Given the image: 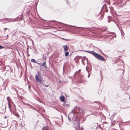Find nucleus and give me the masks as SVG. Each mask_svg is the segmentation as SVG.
Returning a JSON list of instances; mask_svg holds the SVG:
<instances>
[{"label":"nucleus","mask_w":130,"mask_h":130,"mask_svg":"<svg viewBox=\"0 0 130 130\" xmlns=\"http://www.w3.org/2000/svg\"><path fill=\"white\" fill-rule=\"evenodd\" d=\"M46 64V61H44L43 62L41 65H40V66H44Z\"/></svg>","instance_id":"4468645a"},{"label":"nucleus","mask_w":130,"mask_h":130,"mask_svg":"<svg viewBox=\"0 0 130 130\" xmlns=\"http://www.w3.org/2000/svg\"><path fill=\"white\" fill-rule=\"evenodd\" d=\"M44 90H46V89L44 88Z\"/></svg>","instance_id":"09e8293b"},{"label":"nucleus","mask_w":130,"mask_h":130,"mask_svg":"<svg viewBox=\"0 0 130 130\" xmlns=\"http://www.w3.org/2000/svg\"><path fill=\"white\" fill-rule=\"evenodd\" d=\"M50 88V87L49 88Z\"/></svg>","instance_id":"5fc2aeb1"},{"label":"nucleus","mask_w":130,"mask_h":130,"mask_svg":"<svg viewBox=\"0 0 130 130\" xmlns=\"http://www.w3.org/2000/svg\"><path fill=\"white\" fill-rule=\"evenodd\" d=\"M64 66L63 67V69H64Z\"/></svg>","instance_id":"864d4df0"},{"label":"nucleus","mask_w":130,"mask_h":130,"mask_svg":"<svg viewBox=\"0 0 130 130\" xmlns=\"http://www.w3.org/2000/svg\"><path fill=\"white\" fill-rule=\"evenodd\" d=\"M36 81L38 83H40L41 84V85H42V86H45L46 87H48L49 86V85H45L44 84L43 82L41 80V79H40Z\"/></svg>","instance_id":"423d86ee"},{"label":"nucleus","mask_w":130,"mask_h":130,"mask_svg":"<svg viewBox=\"0 0 130 130\" xmlns=\"http://www.w3.org/2000/svg\"><path fill=\"white\" fill-rule=\"evenodd\" d=\"M34 108H35V107H34V108H33V109H34Z\"/></svg>","instance_id":"8fccbe9b"},{"label":"nucleus","mask_w":130,"mask_h":130,"mask_svg":"<svg viewBox=\"0 0 130 130\" xmlns=\"http://www.w3.org/2000/svg\"><path fill=\"white\" fill-rule=\"evenodd\" d=\"M3 69L4 70H5V67H3Z\"/></svg>","instance_id":"2f4dec72"},{"label":"nucleus","mask_w":130,"mask_h":130,"mask_svg":"<svg viewBox=\"0 0 130 130\" xmlns=\"http://www.w3.org/2000/svg\"><path fill=\"white\" fill-rule=\"evenodd\" d=\"M75 110L74 109H73L71 112L69 113L68 116V118L69 121L70 122L71 121V118H72V120L73 121V123L76 126V127L78 128L79 127V119L77 117L75 116L76 114L74 113Z\"/></svg>","instance_id":"f257e3e1"},{"label":"nucleus","mask_w":130,"mask_h":130,"mask_svg":"<svg viewBox=\"0 0 130 130\" xmlns=\"http://www.w3.org/2000/svg\"><path fill=\"white\" fill-rule=\"evenodd\" d=\"M67 4L68 5H69L70 4V3L68 2V0H67Z\"/></svg>","instance_id":"c756f323"},{"label":"nucleus","mask_w":130,"mask_h":130,"mask_svg":"<svg viewBox=\"0 0 130 130\" xmlns=\"http://www.w3.org/2000/svg\"><path fill=\"white\" fill-rule=\"evenodd\" d=\"M121 61H122V62L123 63V61L122 60H121Z\"/></svg>","instance_id":"37998d69"},{"label":"nucleus","mask_w":130,"mask_h":130,"mask_svg":"<svg viewBox=\"0 0 130 130\" xmlns=\"http://www.w3.org/2000/svg\"><path fill=\"white\" fill-rule=\"evenodd\" d=\"M61 39H63V40H64V39H65V38H61Z\"/></svg>","instance_id":"e433bc0d"},{"label":"nucleus","mask_w":130,"mask_h":130,"mask_svg":"<svg viewBox=\"0 0 130 130\" xmlns=\"http://www.w3.org/2000/svg\"><path fill=\"white\" fill-rule=\"evenodd\" d=\"M87 67H88V66H87L86 67V71L88 72V77L89 78V76H90V74L89 73V71L87 69Z\"/></svg>","instance_id":"a211bd4d"},{"label":"nucleus","mask_w":130,"mask_h":130,"mask_svg":"<svg viewBox=\"0 0 130 130\" xmlns=\"http://www.w3.org/2000/svg\"><path fill=\"white\" fill-rule=\"evenodd\" d=\"M78 82L79 83H82L83 82V81L81 80H79Z\"/></svg>","instance_id":"393cba45"},{"label":"nucleus","mask_w":130,"mask_h":130,"mask_svg":"<svg viewBox=\"0 0 130 130\" xmlns=\"http://www.w3.org/2000/svg\"><path fill=\"white\" fill-rule=\"evenodd\" d=\"M64 40L67 41H68L70 40V39H65Z\"/></svg>","instance_id":"cd10ccee"},{"label":"nucleus","mask_w":130,"mask_h":130,"mask_svg":"<svg viewBox=\"0 0 130 130\" xmlns=\"http://www.w3.org/2000/svg\"><path fill=\"white\" fill-rule=\"evenodd\" d=\"M121 70H123V72H122V73L123 74V72H124V71H124V70H123V69H121Z\"/></svg>","instance_id":"c03bdc74"},{"label":"nucleus","mask_w":130,"mask_h":130,"mask_svg":"<svg viewBox=\"0 0 130 130\" xmlns=\"http://www.w3.org/2000/svg\"><path fill=\"white\" fill-rule=\"evenodd\" d=\"M78 62V60H77V61H76V63H77Z\"/></svg>","instance_id":"473e14b6"},{"label":"nucleus","mask_w":130,"mask_h":130,"mask_svg":"<svg viewBox=\"0 0 130 130\" xmlns=\"http://www.w3.org/2000/svg\"><path fill=\"white\" fill-rule=\"evenodd\" d=\"M121 86V88H124V87H122V85Z\"/></svg>","instance_id":"58836bf2"},{"label":"nucleus","mask_w":130,"mask_h":130,"mask_svg":"<svg viewBox=\"0 0 130 130\" xmlns=\"http://www.w3.org/2000/svg\"><path fill=\"white\" fill-rule=\"evenodd\" d=\"M103 16H102V18L101 19V20L103 19Z\"/></svg>","instance_id":"de8ad7c7"},{"label":"nucleus","mask_w":130,"mask_h":130,"mask_svg":"<svg viewBox=\"0 0 130 130\" xmlns=\"http://www.w3.org/2000/svg\"><path fill=\"white\" fill-rule=\"evenodd\" d=\"M69 52L68 51H67L65 53V55L66 56H67L69 55Z\"/></svg>","instance_id":"dca6fc26"},{"label":"nucleus","mask_w":130,"mask_h":130,"mask_svg":"<svg viewBox=\"0 0 130 130\" xmlns=\"http://www.w3.org/2000/svg\"><path fill=\"white\" fill-rule=\"evenodd\" d=\"M3 20H5L6 21L9 22H13L14 21H15V19H13V18H5L4 19H3Z\"/></svg>","instance_id":"39448f33"},{"label":"nucleus","mask_w":130,"mask_h":130,"mask_svg":"<svg viewBox=\"0 0 130 130\" xmlns=\"http://www.w3.org/2000/svg\"><path fill=\"white\" fill-rule=\"evenodd\" d=\"M18 19H19V21H21L22 20V18L21 16H20L18 17Z\"/></svg>","instance_id":"aec40b11"},{"label":"nucleus","mask_w":130,"mask_h":130,"mask_svg":"<svg viewBox=\"0 0 130 130\" xmlns=\"http://www.w3.org/2000/svg\"><path fill=\"white\" fill-rule=\"evenodd\" d=\"M79 50L80 51H84V52H86L88 53H90V54H92L93 56H94L95 53V52H94L93 51H87V50L84 51V50Z\"/></svg>","instance_id":"0eeeda50"},{"label":"nucleus","mask_w":130,"mask_h":130,"mask_svg":"<svg viewBox=\"0 0 130 130\" xmlns=\"http://www.w3.org/2000/svg\"><path fill=\"white\" fill-rule=\"evenodd\" d=\"M89 27L86 28H89Z\"/></svg>","instance_id":"603ef678"},{"label":"nucleus","mask_w":130,"mask_h":130,"mask_svg":"<svg viewBox=\"0 0 130 130\" xmlns=\"http://www.w3.org/2000/svg\"><path fill=\"white\" fill-rule=\"evenodd\" d=\"M0 20V21H1V20Z\"/></svg>","instance_id":"4d7b16f0"},{"label":"nucleus","mask_w":130,"mask_h":130,"mask_svg":"<svg viewBox=\"0 0 130 130\" xmlns=\"http://www.w3.org/2000/svg\"><path fill=\"white\" fill-rule=\"evenodd\" d=\"M21 126L22 127L24 126H25V124L24 122H23L22 123H21Z\"/></svg>","instance_id":"412c9836"},{"label":"nucleus","mask_w":130,"mask_h":130,"mask_svg":"<svg viewBox=\"0 0 130 130\" xmlns=\"http://www.w3.org/2000/svg\"><path fill=\"white\" fill-rule=\"evenodd\" d=\"M83 58H84V60H86V58H86V56H84V57H83Z\"/></svg>","instance_id":"c85d7f7f"},{"label":"nucleus","mask_w":130,"mask_h":130,"mask_svg":"<svg viewBox=\"0 0 130 130\" xmlns=\"http://www.w3.org/2000/svg\"><path fill=\"white\" fill-rule=\"evenodd\" d=\"M75 110L74 113H75V116L77 118H78L79 119L78 117L80 115H83L84 113V110L83 109H81L79 107H75L74 109Z\"/></svg>","instance_id":"f03ea898"},{"label":"nucleus","mask_w":130,"mask_h":130,"mask_svg":"<svg viewBox=\"0 0 130 130\" xmlns=\"http://www.w3.org/2000/svg\"><path fill=\"white\" fill-rule=\"evenodd\" d=\"M104 1L107 2L108 1V0H104Z\"/></svg>","instance_id":"a19ab883"},{"label":"nucleus","mask_w":130,"mask_h":130,"mask_svg":"<svg viewBox=\"0 0 130 130\" xmlns=\"http://www.w3.org/2000/svg\"><path fill=\"white\" fill-rule=\"evenodd\" d=\"M81 69H79L77 72H76L74 74V75H75L78 74V73H79L81 71Z\"/></svg>","instance_id":"f8f14e48"},{"label":"nucleus","mask_w":130,"mask_h":130,"mask_svg":"<svg viewBox=\"0 0 130 130\" xmlns=\"http://www.w3.org/2000/svg\"><path fill=\"white\" fill-rule=\"evenodd\" d=\"M123 5H120V6L121 7H122V6Z\"/></svg>","instance_id":"79ce46f5"},{"label":"nucleus","mask_w":130,"mask_h":130,"mask_svg":"<svg viewBox=\"0 0 130 130\" xmlns=\"http://www.w3.org/2000/svg\"><path fill=\"white\" fill-rule=\"evenodd\" d=\"M60 100L61 102H64L65 100V97L64 96H62L60 97Z\"/></svg>","instance_id":"1a4fd4ad"},{"label":"nucleus","mask_w":130,"mask_h":130,"mask_svg":"<svg viewBox=\"0 0 130 130\" xmlns=\"http://www.w3.org/2000/svg\"><path fill=\"white\" fill-rule=\"evenodd\" d=\"M27 105H28V106H30V107H31V105H30L29 104H27Z\"/></svg>","instance_id":"7c9ffc66"},{"label":"nucleus","mask_w":130,"mask_h":130,"mask_svg":"<svg viewBox=\"0 0 130 130\" xmlns=\"http://www.w3.org/2000/svg\"><path fill=\"white\" fill-rule=\"evenodd\" d=\"M31 62L33 63H37V62L36 61V60L34 59H31Z\"/></svg>","instance_id":"ddd939ff"},{"label":"nucleus","mask_w":130,"mask_h":130,"mask_svg":"<svg viewBox=\"0 0 130 130\" xmlns=\"http://www.w3.org/2000/svg\"><path fill=\"white\" fill-rule=\"evenodd\" d=\"M44 67H45V68L46 70V71H47V69L48 68L47 66H46V65H45L44 66Z\"/></svg>","instance_id":"a878e982"},{"label":"nucleus","mask_w":130,"mask_h":130,"mask_svg":"<svg viewBox=\"0 0 130 130\" xmlns=\"http://www.w3.org/2000/svg\"><path fill=\"white\" fill-rule=\"evenodd\" d=\"M28 50V49H27V51Z\"/></svg>","instance_id":"6e6d98bb"},{"label":"nucleus","mask_w":130,"mask_h":130,"mask_svg":"<svg viewBox=\"0 0 130 130\" xmlns=\"http://www.w3.org/2000/svg\"><path fill=\"white\" fill-rule=\"evenodd\" d=\"M7 29V28H4V30H5L6 29Z\"/></svg>","instance_id":"f704fd0d"},{"label":"nucleus","mask_w":130,"mask_h":130,"mask_svg":"<svg viewBox=\"0 0 130 130\" xmlns=\"http://www.w3.org/2000/svg\"><path fill=\"white\" fill-rule=\"evenodd\" d=\"M86 61H87V64H89H89H88V58H86Z\"/></svg>","instance_id":"bb28decb"},{"label":"nucleus","mask_w":130,"mask_h":130,"mask_svg":"<svg viewBox=\"0 0 130 130\" xmlns=\"http://www.w3.org/2000/svg\"><path fill=\"white\" fill-rule=\"evenodd\" d=\"M37 73V74L36 75L35 77V78L36 80L40 79L41 77L40 71H38Z\"/></svg>","instance_id":"20e7f679"},{"label":"nucleus","mask_w":130,"mask_h":130,"mask_svg":"<svg viewBox=\"0 0 130 130\" xmlns=\"http://www.w3.org/2000/svg\"><path fill=\"white\" fill-rule=\"evenodd\" d=\"M80 28V27H78V28Z\"/></svg>","instance_id":"3c124183"},{"label":"nucleus","mask_w":130,"mask_h":130,"mask_svg":"<svg viewBox=\"0 0 130 130\" xmlns=\"http://www.w3.org/2000/svg\"><path fill=\"white\" fill-rule=\"evenodd\" d=\"M94 56L98 60L102 61H105V59L100 54L95 53Z\"/></svg>","instance_id":"7ed1b4c3"},{"label":"nucleus","mask_w":130,"mask_h":130,"mask_svg":"<svg viewBox=\"0 0 130 130\" xmlns=\"http://www.w3.org/2000/svg\"><path fill=\"white\" fill-rule=\"evenodd\" d=\"M83 57L82 56H77L76 57L74 58V60L75 61L76 60H78L80 58H82Z\"/></svg>","instance_id":"6e6552de"},{"label":"nucleus","mask_w":130,"mask_h":130,"mask_svg":"<svg viewBox=\"0 0 130 130\" xmlns=\"http://www.w3.org/2000/svg\"><path fill=\"white\" fill-rule=\"evenodd\" d=\"M4 48V47L3 46L0 45V49H1L3 48Z\"/></svg>","instance_id":"b1692460"},{"label":"nucleus","mask_w":130,"mask_h":130,"mask_svg":"<svg viewBox=\"0 0 130 130\" xmlns=\"http://www.w3.org/2000/svg\"><path fill=\"white\" fill-rule=\"evenodd\" d=\"M84 61H82V63L83 64H84Z\"/></svg>","instance_id":"4c0bfd02"},{"label":"nucleus","mask_w":130,"mask_h":130,"mask_svg":"<svg viewBox=\"0 0 130 130\" xmlns=\"http://www.w3.org/2000/svg\"><path fill=\"white\" fill-rule=\"evenodd\" d=\"M64 106H66L67 107H69L70 106V105L69 104H65V105H64Z\"/></svg>","instance_id":"5701e85b"},{"label":"nucleus","mask_w":130,"mask_h":130,"mask_svg":"<svg viewBox=\"0 0 130 130\" xmlns=\"http://www.w3.org/2000/svg\"><path fill=\"white\" fill-rule=\"evenodd\" d=\"M42 130H48L46 127H44L42 128Z\"/></svg>","instance_id":"4be33fe9"},{"label":"nucleus","mask_w":130,"mask_h":130,"mask_svg":"<svg viewBox=\"0 0 130 130\" xmlns=\"http://www.w3.org/2000/svg\"><path fill=\"white\" fill-rule=\"evenodd\" d=\"M13 90L14 91V94H15V93L17 94H18V91L15 88H14V89H13Z\"/></svg>","instance_id":"2eb2a0df"},{"label":"nucleus","mask_w":130,"mask_h":130,"mask_svg":"<svg viewBox=\"0 0 130 130\" xmlns=\"http://www.w3.org/2000/svg\"><path fill=\"white\" fill-rule=\"evenodd\" d=\"M38 2L37 3H36V5H37V4H38Z\"/></svg>","instance_id":"49530a36"},{"label":"nucleus","mask_w":130,"mask_h":130,"mask_svg":"<svg viewBox=\"0 0 130 130\" xmlns=\"http://www.w3.org/2000/svg\"><path fill=\"white\" fill-rule=\"evenodd\" d=\"M34 50L35 51H37V50L36 48L34 49Z\"/></svg>","instance_id":"c9c22d12"},{"label":"nucleus","mask_w":130,"mask_h":130,"mask_svg":"<svg viewBox=\"0 0 130 130\" xmlns=\"http://www.w3.org/2000/svg\"><path fill=\"white\" fill-rule=\"evenodd\" d=\"M27 56L28 57H29L30 56V55L28 54H27Z\"/></svg>","instance_id":"ea45409f"},{"label":"nucleus","mask_w":130,"mask_h":130,"mask_svg":"<svg viewBox=\"0 0 130 130\" xmlns=\"http://www.w3.org/2000/svg\"><path fill=\"white\" fill-rule=\"evenodd\" d=\"M8 107H9V109H10V108H11V105H10V103L9 102V101H8Z\"/></svg>","instance_id":"6ab92c4d"},{"label":"nucleus","mask_w":130,"mask_h":130,"mask_svg":"<svg viewBox=\"0 0 130 130\" xmlns=\"http://www.w3.org/2000/svg\"><path fill=\"white\" fill-rule=\"evenodd\" d=\"M65 28H66V29H71V27H73L72 26H71L70 25H68V26H67V25H65Z\"/></svg>","instance_id":"9b49d317"},{"label":"nucleus","mask_w":130,"mask_h":130,"mask_svg":"<svg viewBox=\"0 0 130 130\" xmlns=\"http://www.w3.org/2000/svg\"><path fill=\"white\" fill-rule=\"evenodd\" d=\"M111 17L110 16H109L108 17V18L109 20L108 21V22L109 23L111 21V20H110V19H111Z\"/></svg>","instance_id":"f3484780"},{"label":"nucleus","mask_w":130,"mask_h":130,"mask_svg":"<svg viewBox=\"0 0 130 130\" xmlns=\"http://www.w3.org/2000/svg\"><path fill=\"white\" fill-rule=\"evenodd\" d=\"M37 64H38L40 65H41L40 63H37Z\"/></svg>","instance_id":"72a5a7b5"},{"label":"nucleus","mask_w":130,"mask_h":130,"mask_svg":"<svg viewBox=\"0 0 130 130\" xmlns=\"http://www.w3.org/2000/svg\"><path fill=\"white\" fill-rule=\"evenodd\" d=\"M64 48V50L65 51H67L68 50V46L67 45H65L63 46Z\"/></svg>","instance_id":"9d476101"},{"label":"nucleus","mask_w":130,"mask_h":130,"mask_svg":"<svg viewBox=\"0 0 130 130\" xmlns=\"http://www.w3.org/2000/svg\"><path fill=\"white\" fill-rule=\"evenodd\" d=\"M83 58H82V60H81V61H82H82H83Z\"/></svg>","instance_id":"a18cd8bd"}]
</instances>
